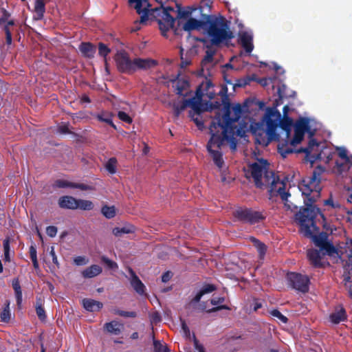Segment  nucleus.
<instances>
[{"label":"nucleus","mask_w":352,"mask_h":352,"mask_svg":"<svg viewBox=\"0 0 352 352\" xmlns=\"http://www.w3.org/2000/svg\"><path fill=\"white\" fill-rule=\"evenodd\" d=\"M319 216L323 221V228L329 230L326 223V218L320 209L311 210L308 209H300L296 214V220L298 221L300 226V232L305 236L312 240L316 247L321 251L322 255H327L336 259L341 258V251L336 248L333 243L329 241V234L326 232H321L316 234L319 228L316 226V218Z\"/></svg>","instance_id":"1"},{"label":"nucleus","mask_w":352,"mask_h":352,"mask_svg":"<svg viewBox=\"0 0 352 352\" xmlns=\"http://www.w3.org/2000/svg\"><path fill=\"white\" fill-rule=\"evenodd\" d=\"M219 94L221 96V102L224 106L225 113L221 117L215 118L210 125V132L219 131L221 138L230 144V147L232 151L236 149L237 140L236 136L243 137L245 131L242 127H237L234 123H232L230 120V100L228 95V88L226 85L222 86Z\"/></svg>","instance_id":"2"},{"label":"nucleus","mask_w":352,"mask_h":352,"mask_svg":"<svg viewBox=\"0 0 352 352\" xmlns=\"http://www.w3.org/2000/svg\"><path fill=\"white\" fill-rule=\"evenodd\" d=\"M324 168L322 166H318L314 170L309 177H307L298 184V188L305 196L304 203L306 207L302 209H308L314 210L320 209L314 204L320 197L322 188L320 186L321 175L324 173Z\"/></svg>","instance_id":"3"},{"label":"nucleus","mask_w":352,"mask_h":352,"mask_svg":"<svg viewBox=\"0 0 352 352\" xmlns=\"http://www.w3.org/2000/svg\"><path fill=\"white\" fill-rule=\"evenodd\" d=\"M309 122L305 118H301L294 124V131L302 133L309 132V142L306 147H301L296 151V153H305V160L312 165L316 161L321 160L320 143L313 138L314 132L309 131Z\"/></svg>","instance_id":"4"},{"label":"nucleus","mask_w":352,"mask_h":352,"mask_svg":"<svg viewBox=\"0 0 352 352\" xmlns=\"http://www.w3.org/2000/svg\"><path fill=\"white\" fill-rule=\"evenodd\" d=\"M285 186V183L280 181L279 177L274 172L265 173L263 177V188H268L270 199L280 196L283 201H287L290 193L286 192Z\"/></svg>","instance_id":"5"},{"label":"nucleus","mask_w":352,"mask_h":352,"mask_svg":"<svg viewBox=\"0 0 352 352\" xmlns=\"http://www.w3.org/2000/svg\"><path fill=\"white\" fill-rule=\"evenodd\" d=\"M206 30L210 37L212 45H219L224 41L233 37L232 32L227 30V26L217 19H212L211 15Z\"/></svg>","instance_id":"6"},{"label":"nucleus","mask_w":352,"mask_h":352,"mask_svg":"<svg viewBox=\"0 0 352 352\" xmlns=\"http://www.w3.org/2000/svg\"><path fill=\"white\" fill-rule=\"evenodd\" d=\"M263 133V131L262 133H261L260 131H258V133L255 132V134L256 135V143L264 146H267L269 143L272 141L279 142L278 144V151L284 158L286 157L287 155L294 152V150L292 148L288 146L287 139L282 142L279 141V135L276 133V130H274V129L267 130V138H262Z\"/></svg>","instance_id":"7"},{"label":"nucleus","mask_w":352,"mask_h":352,"mask_svg":"<svg viewBox=\"0 0 352 352\" xmlns=\"http://www.w3.org/2000/svg\"><path fill=\"white\" fill-rule=\"evenodd\" d=\"M210 139L207 143V150L212 158L214 164L219 168H222L224 161L222 157V153L220 151L223 144V138L219 134V131L210 132Z\"/></svg>","instance_id":"8"},{"label":"nucleus","mask_w":352,"mask_h":352,"mask_svg":"<svg viewBox=\"0 0 352 352\" xmlns=\"http://www.w3.org/2000/svg\"><path fill=\"white\" fill-rule=\"evenodd\" d=\"M233 216L239 221L254 225L265 219L263 212L256 211L251 208L239 207L233 212Z\"/></svg>","instance_id":"9"},{"label":"nucleus","mask_w":352,"mask_h":352,"mask_svg":"<svg viewBox=\"0 0 352 352\" xmlns=\"http://www.w3.org/2000/svg\"><path fill=\"white\" fill-rule=\"evenodd\" d=\"M268 165L267 160L261 159L258 162H254L250 166L251 175L257 188H263V177L265 173L272 172L268 170Z\"/></svg>","instance_id":"10"},{"label":"nucleus","mask_w":352,"mask_h":352,"mask_svg":"<svg viewBox=\"0 0 352 352\" xmlns=\"http://www.w3.org/2000/svg\"><path fill=\"white\" fill-rule=\"evenodd\" d=\"M289 285L296 290L302 293L309 291V279L307 276L301 274L291 272L287 276Z\"/></svg>","instance_id":"11"},{"label":"nucleus","mask_w":352,"mask_h":352,"mask_svg":"<svg viewBox=\"0 0 352 352\" xmlns=\"http://www.w3.org/2000/svg\"><path fill=\"white\" fill-rule=\"evenodd\" d=\"M115 60L119 72L124 74H132L134 73L133 60H131L125 51L118 52Z\"/></svg>","instance_id":"12"},{"label":"nucleus","mask_w":352,"mask_h":352,"mask_svg":"<svg viewBox=\"0 0 352 352\" xmlns=\"http://www.w3.org/2000/svg\"><path fill=\"white\" fill-rule=\"evenodd\" d=\"M210 15L202 14V19L197 20L194 18H190L183 25V30L186 32H190L195 30L206 29L208 25Z\"/></svg>","instance_id":"13"},{"label":"nucleus","mask_w":352,"mask_h":352,"mask_svg":"<svg viewBox=\"0 0 352 352\" xmlns=\"http://www.w3.org/2000/svg\"><path fill=\"white\" fill-rule=\"evenodd\" d=\"M348 316L346 309L342 305L335 306L332 312L329 316V320L333 324H338L347 321Z\"/></svg>","instance_id":"14"},{"label":"nucleus","mask_w":352,"mask_h":352,"mask_svg":"<svg viewBox=\"0 0 352 352\" xmlns=\"http://www.w3.org/2000/svg\"><path fill=\"white\" fill-rule=\"evenodd\" d=\"M54 187L58 188H78L81 190H94L95 187L93 185H88L82 183H75L64 179H57L54 184Z\"/></svg>","instance_id":"15"},{"label":"nucleus","mask_w":352,"mask_h":352,"mask_svg":"<svg viewBox=\"0 0 352 352\" xmlns=\"http://www.w3.org/2000/svg\"><path fill=\"white\" fill-rule=\"evenodd\" d=\"M307 255L310 264L314 267L322 268L324 267L325 263L322 261V256L323 255L320 249H309L307 250Z\"/></svg>","instance_id":"16"},{"label":"nucleus","mask_w":352,"mask_h":352,"mask_svg":"<svg viewBox=\"0 0 352 352\" xmlns=\"http://www.w3.org/2000/svg\"><path fill=\"white\" fill-rule=\"evenodd\" d=\"M134 73L138 70H148L156 67L158 62L152 58H135L133 59Z\"/></svg>","instance_id":"17"},{"label":"nucleus","mask_w":352,"mask_h":352,"mask_svg":"<svg viewBox=\"0 0 352 352\" xmlns=\"http://www.w3.org/2000/svg\"><path fill=\"white\" fill-rule=\"evenodd\" d=\"M129 272L131 275V285L138 294L144 295L145 294L146 289L145 285L131 268L129 269Z\"/></svg>","instance_id":"18"},{"label":"nucleus","mask_w":352,"mask_h":352,"mask_svg":"<svg viewBox=\"0 0 352 352\" xmlns=\"http://www.w3.org/2000/svg\"><path fill=\"white\" fill-rule=\"evenodd\" d=\"M78 49L83 57L89 59L94 58L96 47L93 43L90 42H82Z\"/></svg>","instance_id":"19"},{"label":"nucleus","mask_w":352,"mask_h":352,"mask_svg":"<svg viewBox=\"0 0 352 352\" xmlns=\"http://www.w3.org/2000/svg\"><path fill=\"white\" fill-rule=\"evenodd\" d=\"M239 41L241 46L248 54H250L253 49V37L247 32H243L239 34Z\"/></svg>","instance_id":"20"},{"label":"nucleus","mask_w":352,"mask_h":352,"mask_svg":"<svg viewBox=\"0 0 352 352\" xmlns=\"http://www.w3.org/2000/svg\"><path fill=\"white\" fill-rule=\"evenodd\" d=\"M77 199L69 195L62 196L58 199V204L60 208L76 210Z\"/></svg>","instance_id":"21"},{"label":"nucleus","mask_w":352,"mask_h":352,"mask_svg":"<svg viewBox=\"0 0 352 352\" xmlns=\"http://www.w3.org/2000/svg\"><path fill=\"white\" fill-rule=\"evenodd\" d=\"M202 94L200 95L197 94V96L191 98L185 99L187 104V107H190L194 111V113L199 115L204 109H202L201 103Z\"/></svg>","instance_id":"22"},{"label":"nucleus","mask_w":352,"mask_h":352,"mask_svg":"<svg viewBox=\"0 0 352 352\" xmlns=\"http://www.w3.org/2000/svg\"><path fill=\"white\" fill-rule=\"evenodd\" d=\"M288 110V107L285 106L283 107V113L285 114L283 118L280 121V127L285 131V137L286 139L289 140L291 130H292V126L293 124V120L292 118H290L288 116H286L285 114L287 113Z\"/></svg>","instance_id":"23"},{"label":"nucleus","mask_w":352,"mask_h":352,"mask_svg":"<svg viewBox=\"0 0 352 352\" xmlns=\"http://www.w3.org/2000/svg\"><path fill=\"white\" fill-rule=\"evenodd\" d=\"M82 303L85 309L90 312L98 311L103 307L101 302L91 298H84Z\"/></svg>","instance_id":"24"},{"label":"nucleus","mask_w":352,"mask_h":352,"mask_svg":"<svg viewBox=\"0 0 352 352\" xmlns=\"http://www.w3.org/2000/svg\"><path fill=\"white\" fill-rule=\"evenodd\" d=\"M336 170L340 175H346L348 172H352V160L351 159L336 162Z\"/></svg>","instance_id":"25"},{"label":"nucleus","mask_w":352,"mask_h":352,"mask_svg":"<svg viewBox=\"0 0 352 352\" xmlns=\"http://www.w3.org/2000/svg\"><path fill=\"white\" fill-rule=\"evenodd\" d=\"M123 327V324L115 320L107 322L104 325V328L107 331L113 335H119L121 333Z\"/></svg>","instance_id":"26"},{"label":"nucleus","mask_w":352,"mask_h":352,"mask_svg":"<svg viewBox=\"0 0 352 352\" xmlns=\"http://www.w3.org/2000/svg\"><path fill=\"white\" fill-rule=\"evenodd\" d=\"M216 289V287L212 284L205 285L192 299L191 302L197 303L199 302L201 297L206 294L214 292Z\"/></svg>","instance_id":"27"},{"label":"nucleus","mask_w":352,"mask_h":352,"mask_svg":"<svg viewBox=\"0 0 352 352\" xmlns=\"http://www.w3.org/2000/svg\"><path fill=\"white\" fill-rule=\"evenodd\" d=\"M102 267L98 265H92L82 272V275L85 278H94L102 272Z\"/></svg>","instance_id":"28"},{"label":"nucleus","mask_w":352,"mask_h":352,"mask_svg":"<svg viewBox=\"0 0 352 352\" xmlns=\"http://www.w3.org/2000/svg\"><path fill=\"white\" fill-rule=\"evenodd\" d=\"M189 82L185 79H178L175 85V93L179 96H186L188 92L184 93L189 88Z\"/></svg>","instance_id":"29"},{"label":"nucleus","mask_w":352,"mask_h":352,"mask_svg":"<svg viewBox=\"0 0 352 352\" xmlns=\"http://www.w3.org/2000/svg\"><path fill=\"white\" fill-rule=\"evenodd\" d=\"M50 0H36L34 3V12L36 13V19L41 20L45 12V3Z\"/></svg>","instance_id":"30"},{"label":"nucleus","mask_w":352,"mask_h":352,"mask_svg":"<svg viewBox=\"0 0 352 352\" xmlns=\"http://www.w3.org/2000/svg\"><path fill=\"white\" fill-rule=\"evenodd\" d=\"M44 299L41 296H37L36 298L35 309L38 318L44 321L46 319L45 311L43 307Z\"/></svg>","instance_id":"31"},{"label":"nucleus","mask_w":352,"mask_h":352,"mask_svg":"<svg viewBox=\"0 0 352 352\" xmlns=\"http://www.w3.org/2000/svg\"><path fill=\"white\" fill-rule=\"evenodd\" d=\"M212 88L213 84L212 81L206 78L205 81H204L201 83V85L199 87L198 89L197 90V94H199V89H202L206 92V95H207L209 98L212 99L215 95L213 90H210Z\"/></svg>","instance_id":"32"},{"label":"nucleus","mask_w":352,"mask_h":352,"mask_svg":"<svg viewBox=\"0 0 352 352\" xmlns=\"http://www.w3.org/2000/svg\"><path fill=\"white\" fill-rule=\"evenodd\" d=\"M12 286L15 293L17 305L19 306L22 302V291L18 278L13 279Z\"/></svg>","instance_id":"33"},{"label":"nucleus","mask_w":352,"mask_h":352,"mask_svg":"<svg viewBox=\"0 0 352 352\" xmlns=\"http://www.w3.org/2000/svg\"><path fill=\"white\" fill-rule=\"evenodd\" d=\"M76 209L82 210H91L94 208V203L90 200L77 199Z\"/></svg>","instance_id":"34"},{"label":"nucleus","mask_w":352,"mask_h":352,"mask_svg":"<svg viewBox=\"0 0 352 352\" xmlns=\"http://www.w3.org/2000/svg\"><path fill=\"white\" fill-rule=\"evenodd\" d=\"M230 105L231 104H230ZM232 109L234 116L232 118L230 116V120L232 122V123H235L240 119L241 116L243 112V107L240 104H236L234 106L232 107ZM230 113L231 112L230 111Z\"/></svg>","instance_id":"35"},{"label":"nucleus","mask_w":352,"mask_h":352,"mask_svg":"<svg viewBox=\"0 0 352 352\" xmlns=\"http://www.w3.org/2000/svg\"><path fill=\"white\" fill-rule=\"evenodd\" d=\"M101 213L107 219H112L116 214V210L114 206H109L104 205L101 208Z\"/></svg>","instance_id":"36"},{"label":"nucleus","mask_w":352,"mask_h":352,"mask_svg":"<svg viewBox=\"0 0 352 352\" xmlns=\"http://www.w3.org/2000/svg\"><path fill=\"white\" fill-rule=\"evenodd\" d=\"M135 230L133 226L131 227H122V228H115L113 230V233L116 236H121L123 234L132 233Z\"/></svg>","instance_id":"37"},{"label":"nucleus","mask_w":352,"mask_h":352,"mask_svg":"<svg viewBox=\"0 0 352 352\" xmlns=\"http://www.w3.org/2000/svg\"><path fill=\"white\" fill-rule=\"evenodd\" d=\"M252 241L254 243V245L256 246L257 251L259 254L260 258H262L265 256L267 250L266 245L261 242L259 240L253 238Z\"/></svg>","instance_id":"38"},{"label":"nucleus","mask_w":352,"mask_h":352,"mask_svg":"<svg viewBox=\"0 0 352 352\" xmlns=\"http://www.w3.org/2000/svg\"><path fill=\"white\" fill-rule=\"evenodd\" d=\"M111 52V49L104 43L100 42L98 43V55L107 60V56Z\"/></svg>","instance_id":"39"},{"label":"nucleus","mask_w":352,"mask_h":352,"mask_svg":"<svg viewBox=\"0 0 352 352\" xmlns=\"http://www.w3.org/2000/svg\"><path fill=\"white\" fill-rule=\"evenodd\" d=\"M117 160L116 157H111L107 162L105 168L107 170L111 173L114 174L116 172Z\"/></svg>","instance_id":"40"},{"label":"nucleus","mask_w":352,"mask_h":352,"mask_svg":"<svg viewBox=\"0 0 352 352\" xmlns=\"http://www.w3.org/2000/svg\"><path fill=\"white\" fill-rule=\"evenodd\" d=\"M1 321L4 322H8L10 320V302L7 301L6 307L1 311Z\"/></svg>","instance_id":"41"},{"label":"nucleus","mask_w":352,"mask_h":352,"mask_svg":"<svg viewBox=\"0 0 352 352\" xmlns=\"http://www.w3.org/2000/svg\"><path fill=\"white\" fill-rule=\"evenodd\" d=\"M196 8H188V10H182L180 7H178V13L177 18L179 19H186L190 17L194 10H196Z\"/></svg>","instance_id":"42"},{"label":"nucleus","mask_w":352,"mask_h":352,"mask_svg":"<svg viewBox=\"0 0 352 352\" xmlns=\"http://www.w3.org/2000/svg\"><path fill=\"white\" fill-rule=\"evenodd\" d=\"M215 54V51L212 49H208L206 52V56L201 60L202 66L207 63H212L213 61V56Z\"/></svg>","instance_id":"43"},{"label":"nucleus","mask_w":352,"mask_h":352,"mask_svg":"<svg viewBox=\"0 0 352 352\" xmlns=\"http://www.w3.org/2000/svg\"><path fill=\"white\" fill-rule=\"evenodd\" d=\"M166 23H169V25H174L175 19L168 13L167 11H162V19Z\"/></svg>","instance_id":"44"},{"label":"nucleus","mask_w":352,"mask_h":352,"mask_svg":"<svg viewBox=\"0 0 352 352\" xmlns=\"http://www.w3.org/2000/svg\"><path fill=\"white\" fill-rule=\"evenodd\" d=\"M159 28L164 36H166V33L170 29L173 28L174 25H169V23H166L162 20H157Z\"/></svg>","instance_id":"45"},{"label":"nucleus","mask_w":352,"mask_h":352,"mask_svg":"<svg viewBox=\"0 0 352 352\" xmlns=\"http://www.w3.org/2000/svg\"><path fill=\"white\" fill-rule=\"evenodd\" d=\"M187 108V104L186 102V100H184L180 104H174L173 110L174 115L175 117H178L180 113Z\"/></svg>","instance_id":"46"},{"label":"nucleus","mask_w":352,"mask_h":352,"mask_svg":"<svg viewBox=\"0 0 352 352\" xmlns=\"http://www.w3.org/2000/svg\"><path fill=\"white\" fill-rule=\"evenodd\" d=\"M286 89L287 87L285 84H281L280 86H278L277 89L278 99L276 100V105H279V100L281 101L283 98L287 97V95L285 94Z\"/></svg>","instance_id":"47"},{"label":"nucleus","mask_w":352,"mask_h":352,"mask_svg":"<svg viewBox=\"0 0 352 352\" xmlns=\"http://www.w3.org/2000/svg\"><path fill=\"white\" fill-rule=\"evenodd\" d=\"M97 119L102 122H105L116 129V126L113 124L111 119V116H104V114H99L97 116Z\"/></svg>","instance_id":"48"},{"label":"nucleus","mask_w":352,"mask_h":352,"mask_svg":"<svg viewBox=\"0 0 352 352\" xmlns=\"http://www.w3.org/2000/svg\"><path fill=\"white\" fill-rule=\"evenodd\" d=\"M114 314L125 318H135L138 316L135 311H126L120 309H115Z\"/></svg>","instance_id":"49"},{"label":"nucleus","mask_w":352,"mask_h":352,"mask_svg":"<svg viewBox=\"0 0 352 352\" xmlns=\"http://www.w3.org/2000/svg\"><path fill=\"white\" fill-rule=\"evenodd\" d=\"M304 133L297 132L294 131V135L293 138L290 140V144L292 146H295L301 142V141L304 138Z\"/></svg>","instance_id":"50"},{"label":"nucleus","mask_w":352,"mask_h":352,"mask_svg":"<svg viewBox=\"0 0 352 352\" xmlns=\"http://www.w3.org/2000/svg\"><path fill=\"white\" fill-rule=\"evenodd\" d=\"M337 151H338V155L342 160H349V159H351V160H352V155H347V151L345 148L338 147V148H337Z\"/></svg>","instance_id":"51"},{"label":"nucleus","mask_w":352,"mask_h":352,"mask_svg":"<svg viewBox=\"0 0 352 352\" xmlns=\"http://www.w3.org/2000/svg\"><path fill=\"white\" fill-rule=\"evenodd\" d=\"M118 117L120 120H122V122H124L127 124H131L133 122L132 118L131 116H129L124 111H118Z\"/></svg>","instance_id":"52"},{"label":"nucleus","mask_w":352,"mask_h":352,"mask_svg":"<svg viewBox=\"0 0 352 352\" xmlns=\"http://www.w3.org/2000/svg\"><path fill=\"white\" fill-rule=\"evenodd\" d=\"M270 314L272 316L278 318L283 323H287L288 321V318L283 315L278 309L272 310Z\"/></svg>","instance_id":"53"},{"label":"nucleus","mask_w":352,"mask_h":352,"mask_svg":"<svg viewBox=\"0 0 352 352\" xmlns=\"http://www.w3.org/2000/svg\"><path fill=\"white\" fill-rule=\"evenodd\" d=\"M89 263V259L85 256H78L74 258V263L78 266L85 265Z\"/></svg>","instance_id":"54"},{"label":"nucleus","mask_w":352,"mask_h":352,"mask_svg":"<svg viewBox=\"0 0 352 352\" xmlns=\"http://www.w3.org/2000/svg\"><path fill=\"white\" fill-rule=\"evenodd\" d=\"M0 10L2 14V16L0 17V25H1L8 21L10 17L11 14L5 8L2 7Z\"/></svg>","instance_id":"55"},{"label":"nucleus","mask_w":352,"mask_h":352,"mask_svg":"<svg viewBox=\"0 0 352 352\" xmlns=\"http://www.w3.org/2000/svg\"><path fill=\"white\" fill-rule=\"evenodd\" d=\"M180 58H181V63H180V67L182 69L186 68L187 66L190 65L191 64V60L187 58H184V49H180Z\"/></svg>","instance_id":"56"},{"label":"nucleus","mask_w":352,"mask_h":352,"mask_svg":"<svg viewBox=\"0 0 352 352\" xmlns=\"http://www.w3.org/2000/svg\"><path fill=\"white\" fill-rule=\"evenodd\" d=\"M101 260L104 263H105L107 265V267L109 269L115 270L118 267V266L116 262L111 261L107 256H102Z\"/></svg>","instance_id":"57"},{"label":"nucleus","mask_w":352,"mask_h":352,"mask_svg":"<svg viewBox=\"0 0 352 352\" xmlns=\"http://www.w3.org/2000/svg\"><path fill=\"white\" fill-rule=\"evenodd\" d=\"M153 346L155 352H164V349L168 348L166 346H164L158 340L153 341Z\"/></svg>","instance_id":"58"},{"label":"nucleus","mask_w":352,"mask_h":352,"mask_svg":"<svg viewBox=\"0 0 352 352\" xmlns=\"http://www.w3.org/2000/svg\"><path fill=\"white\" fill-rule=\"evenodd\" d=\"M58 229L54 226H50L46 228V234L50 237H54L57 234Z\"/></svg>","instance_id":"59"},{"label":"nucleus","mask_w":352,"mask_h":352,"mask_svg":"<svg viewBox=\"0 0 352 352\" xmlns=\"http://www.w3.org/2000/svg\"><path fill=\"white\" fill-rule=\"evenodd\" d=\"M324 204L326 206H330L333 208H337L340 207V204L338 203H335L331 197L324 200Z\"/></svg>","instance_id":"60"},{"label":"nucleus","mask_w":352,"mask_h":352,"mask_svg":"<svg viewBox=\"0 0 352 352\" xmlns=\"http://www.w3.org/2000/svg\"><path fill=\"white\" fill-rule=\"evenodd\" d=\"M193 339L195 348L198 351V352H206L204 347L203 346V345L199 343V341L197 340L195 335H193Z\"/></svg>","instance_id":"61"},{"label":"nucleus","mask_w":352,"mask_h":352,"mask_svg":"<svg viewBox=\"0 0 352 352\" xmlns=\"http://www.w3.org/2000/svg\"><path fill=\"white\" fill-rule=\"evenodd\" d=\"M151 320L152 322H154V323H157V322H160L161 321L160 314L157 311L153 312L151 315Z\"/></svg>","instance_id":"62"},{"label":"nucleus","mask_w":352,"mask_h":352,"mask_svg":"<svg viewBox=\"0 0 352 352\" xmlns=\"http://www.w3.org/2000/svg\"><path fill=\"white\" fill-rule=\"evenodd\" d=\"M225 301L224 297H214L210 300V303L212 305H217Z\"/></svg>","instance_id":"63"},{"label":"nucleus","mask_w":352,"mask_h":352,"mask_svg":"<svg viewBox=\"0 0 352 352\" xmlns=\"http://www.w3.org/2000/svg\"><path fill=\"white\" fill-rule=\"evenodd\" d=\"M142 16L140 17V23H145L148 19V10L147 8H144V12H142Z\"/></svg>","instance_id":"64"}]
</instances>
